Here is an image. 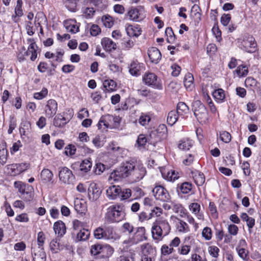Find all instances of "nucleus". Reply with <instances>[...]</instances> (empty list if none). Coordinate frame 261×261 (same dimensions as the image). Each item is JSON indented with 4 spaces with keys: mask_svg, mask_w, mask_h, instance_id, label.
<instances>
[{
    "mask_svg": "<svg viewBox=\"0 0 261 261\" xmlns=\"http://www.w3.org/2000/svg\"><path fill=\"white\" fill-rule=\"evenodd\" d=\"M171 227L168 221L164 218H159L152 224L151 235L157 242L162 240L170 232Z\"/></svg>",
    "mask_w": 261,
    "mask_h": 261,
    "instance_id": "f257e3e1",
    "label": "nucleus"
},
{
    "mask_svg": "<svg viewBox=\"0 0 261 261\" xmlns=\"http://www.w3.org/2000/svg\"><path fill=\"white\" fill-rule=\"evenodd\" d=\"M125 217L124 205L121 203L110 205L105 215V221L110 224L118 223L124 220Z\"/></svg>",
    "mask_w": 261,
    "mask_h": 261,
    "instance_id": "f03ea898",
    "label": "nucleus"
},
{
    "mask_svg": "<svg viewBox=\"0 0 261 261\" xmlns=\"http://www.w3.org/2000/svg\"><path fill=\"white\" fill-rule=\"evenodd\" d=\"M192 110L198 122L205 124L208 121V114L207 109L200 100H195L192 103Z\"/></svg>",
    "mask_w": 261,
    "mask_h": 261,
    "instance_id": "7ed1b4c3",
    "label": "nucleus"
},
{
    "mask_svg": "<svg viewBox=\"0 0 261 261\" xmlns=\"http://www.w3.org/2000/svg\"><path fill=\"white\" fill-rule=\"evenodd\" d=\"M94 236L96 239L117 240L120 236L117 233L112 227L102 228L98 227L94 231Z\"/></svg>",
    "mask_w": 261,
    "mask_h": 261,
    "instance_id": "20e7f679",
    "label": "nucleus"
},
{
    "mask_svg": "<svg viewBox=\"0 0 261 261\" xmlns=\"http://www.w3.org/2000/svg\"><path fill=\"white\" fill-rule=\"evenodd\" d=\"M120 121V117L108 114L100 117L97 125L100 129L116 128L119 126Z\"/></svg>",
    "mask_w": 261,
    "mask_h": 261,
    "instance_id": "39448f33",
    "label": "nucleus"
},
{
    "mask_svg": "<svg viewBox=\"0 0 261 261\" xmlns=\"http://www.w3.org/2000/svg\"><path fill=\"white\" fill-rule=\"evenodd\" d=\"M238 42L239 48L246 52L252 53L256 50L257 43L252 35H245L238 39Z\"/></svg>",
    "mask_w": 261,
    "mask_h": 261,
    "instance_id": "423d86ee",
    "label": "nucleus"
},
{
    "mask_svg": "<svg viewBox=\"0 0 261 261\" xmlns=\"http://www.w3.org/2000/svg\"><path fill=\"white\" fill-rule=\"evenodd\" d=\"M134 232L132 236H129L127 240L123 241V243L124 244H127L128 246H130L134 245H136L147 239L145 227H137Z\"/></svg>",
    "mask_w": 261,
    "mask_h": 261,
    "instance_id": "0eeeda50",
    "label": "nucleus"
},
{
    "mask_svg": "<svg viewBox=\"0 0 261 261\" xmlns=\"http://www.w3.org/2000/svg\"><path fill=\"white\" fill-rule=\"evenodd\" d=\"M143 80L146 85L153 88L161 90L163 88L160 79L153 73H146Z\"/></svg>",
    "mask_w": 261,
    "mask_h": 261,
    "instance_id": "6e6552de",
    "label": "nucleus"
},
{
    "mask_svg": "<svg viewBox=\"0 0 261 261\" xmlns=\"http://www.w3.org/2000/svg\"><path fill=\"white\" fill-rule=\"evenodd\" d=\"M152 192L156 200L167 202L170 199V196L168 191L162 186H155Z\"/></svg>",
    "mask_w": 261,
    "mask_h": 261,
    "instance_id": "1a4fd4ad",
    "label": "nucleus"
},
{
    "mask_svg": "<svg viewBox=\"0 0 261 261\" xmlns=\"http://www.w3.org/2000/svg\"><path fill=\"white\" fill-rule=\"evenodd\" d=\"M58 110V103L53 99H49L44 107V114L48 118H52Z\"/></svg>",
    "mask_w": 261,
    "mask_h": 261,
    "instance_id": "9d476101",
    "label": "nucleus"
},
{
    "mask_svg": "<svg viewBox=\"0 0 261 261\" xmlns=\"http://www.w3.org/2000/svg\"><path fill=\"white\" fill-rule=\"evenodd\" d=\"M59 177L64 184H69L71 182L73 175L71 170L66 167H63L59 168Z\"/></svg>",
    "mask_w": 261,
    "mask_h": 261,
    "instance_id": "9b49d317",
    "label": "nucleus"
},
{
    "mask_svg": "<svg viewBox=\"0 0 261 261\" xmlns=\"http://www.w3.org/2000/svg\"><path fill=\"white\" fill-rule=\"evenodd\" d=\"M91 253L93 255L104 253L107 251L108 254H112L113 253V248L109 245H101L100 244H95L91 247Z\"/></svg>",
    "mask_w": 261,
    "mask_h": 261,
    "instance_id": "f8f14e48",
    "label": "nucleus"
},
{
    "mask_svg": "<svg viewBox=\"0 0 261 261\" xmlns=\"http://www.w3.org/2000/svg\"><path fill=\"white\" fill-rule=\"evenodd\" d=\"M146 174L145 168L141 165L136 166L132 170L130 178L133 181L137 182L142 179Z\"/></svg>",
    "mask_w": 261,
    "mask_h": 261,
    "instance_id": "ddd939ff",
    "label": "nucleus"
},
{
    "mask_svg": "<svg viewBox=\"0 0 261 261\" xmlns=\"http://www.w3.org/2000/svg\"><path fill=\"white\" fill-rule=\"evenodd\" d=\"M30 167L29 163H22L20 164H13L8 166V169L12 171V173L20 174L27 170Z\"/></svg>",
    "mask_w": 261,
    "mask_h": 261,
    "instance_id": "4468645a",
    "label": "nucleus"
},
{
    "mask_svg": "<svg viewBox=\"0 0 261 261\" xmlns=\"http://www.w3.org/2000/svg\"><path fill=\"white\" fill-rule=\"evenodd\" d=\"M121 192V188L118 186H111L106 190L107 197L111 200H115L118 197Z\"/></svg>",
    "mask_w": 261,
    "mask_h": 261,
    "instance_id": "2eb2a0df",
    "label": "nucleus"
},
{
    "mask_svg": "<svg viewBox=\"0 0 261 261\" xmlns=\"http://www.w3.org/2000/svg\"><path fill=\"white\" fill-rule=\"evenodd\" d=\"M28 41L30 42V44L29 45L28 50L25 51V49L24 47H22V51L24 52L26 55H29L30 54H31V56L30 59L34 61L36 60L37 57V45L35 42L34 41V40L32 39H29L28 40Z\"/></svg>",
    "mask_w": 261,
    "mask_h": 261,
    "instance_id": "dca6fc26",
    "label": "nucleus"
},
{
    "mask_svg": "<svg viewBox=\"0 0 261 261\" xmlns=\"http://www.w3.org/2000/svg\"><path fill=\"white\" fill-rule=\"evenodd\" d=\"M134 168V163L133 162L123 163L119 168L121 176L125 178L131 175L132 170Z\"/></svg>",
    "mask_w": 261,
    "mask_h": 261,
    "instance_id": "f3484780",
    "label": "nucleus"
},
{
    "mask_svg": "<svg viewBox=\"0 0 261 261\" xmlns=\"http://www.w3.org/2000/svg\"><path fill=\"white\" fill-rule=\"evenodd\" d=\"M161 172L162 177L169 181H174L179 177L177 175V173H176L174 170L172 169L164 168L161 169Z\"/></svg>",
    "mask_w": 261,
    "mask_h": 261,
    "instance_id": "a211bd4d",
    "label": "nucleus"
},
{
    "mask_svg": "<svg viewBox=\"0 0 261 261\" xmlns=\"http://www.w3.org/2000/svg\"><path fill=\"white\" fill-rule=\"evenodd\" d=\"M141 255L145 256H150L151 257L154 258L155 253L156 250L154 247H153L149 243H144L141 246Z\"/></svg>",
    "mask_w": 261,
    "mask_h": 261,
    "instance_id": "6ab92c4d",
    "label": "nucleus"
},
{
    "mask_svg": "<svg viewBox=\"0 0 261 261\" xmlns=\"http://www.w3.org/2000/svg\"><path fill=\"white\" fill-rule=\"evenodd\" d=\"M148 55L152 63L157 64L161 59V54L156 47H151L148 50Z\"/></svg>",
    "mask_w": 261,
    "mask_h": 261,
    "instance_id": "aec40b11",
    "label": "nucleus"
},
{
    "mask_svg": "<svg viewBox=\"0 0 261 261\" xmlns=\"http://www.w3.org/2000/svg\"><path fill=\"white\" fill-rule=\"evenodd\" d=\"M144 67L143 63H140L137 61H133L130 65L129 71L132 75L138 76L141 74V71Z\"/></svg>",
    "mask_w": 261,
    "mask_h": 261,
    "instance_id": "412c9836",
    "label": "nucleus"
},
{
    "mask_svg": "<svg viewBox=\"0 0 261 261\" xmlns=\"http://www.w3.org/2000/svg\"><path fill=\"white\" fill-rule=\"evenodd\" d=\"M101 44L103 48L107 51H112L116 49V44L110 38L105 37L102 39Z\"/></svg>",
    "mask_w": 261,
    "mask_h": 261,
    "instance_id": "4be33fe9",
    "label": "nucleus"
},
{
    "mask_svg": "<svg viewBox=\"0 0 261 261\" xmlns=\"http://www.w3.org/2000/svg\"><path fill=\"white\" fill-rule=\"evenodd\" d=\"M64 25L67 31L71 33L75 34L79 31V27L76 24L75 20L69 19L64 21Z\"/></svg>",
    "mask_w": 261,
    "mask_h": 261,
    "instance_id": "5701e85b",
    "label": "nucleus"
},
{
    "mask_svg": "<svg viewBox=\"0 0 261 261\" xmlns=\"http://www.w3.org/2000/svg\"><path fill=\"white\" fill-rule=\"evenodd\" d=\"M194 142L188 138L181 139L178 143V148L180 150H189L194 145Z\"/></svg>",
    "mask_w": 261,
    "mask_h": 261,
    "instance_id": "b1692460",
    "label": "nucleus"
},
{
    "mask_svg": "<svg viewBox=\"0 0 261 261\" xmlns=\"http://www.w3.org/2000/svg\"><path fill=\"white\" fill-rule=\"evenodd\" d=\"M100 193L101 192L99 190L96 184H90L88 190V194L90 199H96L100 196Z\"/></svg>",
    "mask_w": 261,
    "mask_h": 261,
    "instance_id": "393cba45",
    "label": "nucleus"
},
{
    "mask_svg": "<svg viewBox=\"0 0 261 261\" xmlns=\"http://www.w3.org/2000/svg\"><path fill=\"white\" fill-rule=\"evenodd\" d=\"M189 209L191 212L194 214L198 219L200 220H204V216L200 212V205L197 203H192L189 205Z\"/></svg>",
    "mask_w": 261,
    "mask_h": 261,
    "instance_id": "a878e982",
    "label": "nucleus"
},
{
    "mask_svg": "<svg viewBox=\"0 0 261 261\" xmlns=\"http://www.w3.org/2000/svg\"><path fill=\"white\" fill-rule=\"evenodd\" d=\"M127 34L129 37H138L141 35V28L138 25H128L126 28Z\"/></svg>",
    "mask_w": 261,
    "mask_h": 261,
    "instance_id": "bb28decb",
    "label": "nucleus"
},
{
    "mask_svg": "<svg viewBox=\"0 0 261 261\" xmlns=\"http://www.w3.org/2000/svg\"><path fill=\"white\" fill-rule=\"evenodd\" d=\"M74 209L78 213L82 214L87 208L86 201L83 199L76 198L74 201Z\"/></svg>",
    "mask_w": 261,
    "mask_h": 261,
    "instance_id": "cd10ccee",
    "label": "nucleus"
},
{
    "mask_svg": "<svg viewBox=\"0 0 261 261\" xmlns=\"http://www.w3.org/2000/svg\"><path fill=\"white\" fill-rule=\"evenodd\" d=\"M54 230L56 234L63 236L66 232L65 225L62 221H58L54 224Z\"/></svg>",
    "mask_w": 261,
    "mask_h": 261,
    "instance_id": "c85d7f7f",
    "label": "nucleus"
},
{
    "mask_svg": "<svg viewBox=\"0 0 261 261\" xmlns=\"http://www.w3.org/2000/svg\"><path fill=\"white\" fill-rule=\"evenodd\" d=\"M192 175L195 184L198 186H202L204 183L205 177L202 172L196 170L192 172Z\"/></svg>",
    "mask_w": 261,
    "mask_h": 261,
    "instance_id": "c756f323",
    "label": "nucleus"
},
{
    "mask_svg": "<svg viewBox=\"0 0 261 261\" xmlns=\"http://www.w3.org/2000/svg\"><path fill=\"white\" fill-rule=\"evenodd\" d=\"M74 234L76 236V241H82L88 239L90 232L88 229L83 228L82 229H80V231L76 232Z\"/></svg>",
    "mask_w": 261,
    "mask_h": 261,
    "instance_id": "7c9ffc66",
    "label": "nucleus"
},
{
    "mask_svg": "<svg viewBox=\"0 0 261 261\" xmlns=\"http://www.w3.org/2000/svg\"><path fill=\"white\" fill-rule=\"evenodd\" d=\"M92 163L90 159H85L82 161L80 165V171L82 173L89 172L92 168Z\"/></svg>",
    "mask_w": 261,
    "mask_h": 261,
    "instance_id": "2f4dec72",
    "label": "nucleus"
},
{
    "mask_svg": "<svg viewBox=\"0 0 261 261\" xmlns=\"http://www.w3.org/2000/svg\"><path fill=\"white\" fill-rule=\"evenodd\" d=\"M177 221L176 224V227L177 231L181 233H187L190 231V228L188 224L185 221L176 218Z\"/></svg>",
    "mask_w": 261,
    "mask_h": 261,
    "instance_id": "473e14b6",
    "label": "nucleus"
},
{
    "mask_svg": "<svg viewBox=\"0 0 261 261\" xmlns=\"http://www.w3.org/2000/svg\"><path fill=\"white\" fill-rule=\"evenodd\" d=\"M22 4L23 3L22 0L17 1L16 6L15 7V14L12 16V19L14 22H17V20H16V17H20L23 14L22 9Z\"/></svg>",
    "mask_w": 261,
    "mask_h": 261,
    "instance_id": "72a5a7b5",
    "label": "nucleus"
},
{
    "mask_svg": "<svg viewBox=\"0 0 261 261\" xmlns=\"http://www.w3.org/2000/svg\"><path fill=\"white\" fill-rule=\"evenodd\" d=\"M69 121L61 114L57 115L54 119L53 124L58 127H63Z\"/></svg>",
    "mask_w": 261,
    "mask_h": 261,
    "instance_id": "f704fd0d",
    "label": "nucleus"
},
{
    "mask_svg": "<svg viewBox=\"0 0 261 261\" xmlns=\"http://www.w3.org/2000/svg\"><path fill=\"white\" fill-rule=\"evenodd\" d=\"M213 96L217 102L222 103L225 98V91L222 89H216L213 92Z\"/></svg>",
    "mask_w": 261,
    "mask_h": 261,
    "instance_id": "c9c22d12",
    "label": "nucleus"
},
{
    "mask_svg": "<svg viewBox=\"0 0 261 261\" xmlns=\"http://www.w3.org/2000/svg\"><path fill=\"white\" fill-rule=\"evenodd\" d=\"M53 177L52 172L48 169H43L41 172L40 178L44 183L50 181Z\"/></svg>",
    "mask_w": 261,
    "mask_h": 261,
    "instance_id": "e433bc0d",
    "label": "nucleus"
},
{
    "mask_svg": "<svg viewBox=\"0 0 261 261\" xmlns=\"http://www.w3.org/2000/svg\"><path fill=\"white\" fill-rule=\"evenodd\" d=\"M103 86L105 90L108 92H113L116 90V83L112 80H105Z\"/></svg>",
    "mask_w": 261,
    "mask_h": 261,
    "instance_id": "4c0bfd02",
    "label": "nucleus"
},
{
    "mask_svg": "<svg viewBox=\"0 0 261 261\" xmlns=\"http://www.w3.org/2000/svg\"><path fill=\"white\" fill-rule=\"evenodd\" d=\"M176 111L179 115L184 116L189 113V108L185 102H179L177 103Z\"/></svg>",
    "mask_w": 261,
    "mask_h": 261,
    "instance_id": "58836bf2",
    "label": "nucleus"
},
{
    "mask_svg": "<svg viewBox=\"0 0 261 261\" xmlns=\"http://www.w3.org/2000/svg\"><path fill=\"white\" fill-rule=\"evenodd\" d=\"M8 153L6 147V144L4 143L0 145V163L4 165L7 160Z\"/></svg>",
    "mask_w": 261,
    "mask_h": 261,
    "instance_id": "ea45409f",
    "label": "nucleus"
},
{
    "mask_svg": "<svg viewBox=\"0 0 261 261\" xmlns=\"http://www.w3.org/2000/svg\"><path fill=\"white\" fill-rule=\"evenodd\" d=\"M135 229L133 225L129 222H125L121 227V231L123 233L128 234L129 236H130V234L134 232Z\"/></svg>",
    "mask_w": 261,
    "mask_h": 261,
    "instance_id": "a19ab883",
    "label": "nucleus"
},
{
    "mask_svg": "<svg viewBox=\"0 0 261 261\" xmlns=\"http://www.w3.org/2000/svg\"><path fill=\"white\" fill-rule=\"evenodd\" d=\"M235 72L239 77H245L248 74V67L245 65L238 66Z\"/></svg>",
    "mask_w": 261,
    "mask_h": 261,
    "instance_id": "79ce46f5",
    "label": "nucleus"
},
{
    "mask_svg": "<svg viewBox=\"0 0 261 261\" xmlns=\"http://www.w3.org/2000/svg\"><path fill=\"white\" fill-rule=\"evenodd\" d=\"M158 136L162 139H165L167 137V127L165 124H160L156 129Z\"/></svg>",
    "mask_w": 261,
    "mask_h": 261,
    "instance_id": "37998d69",
    "label": "nucleus"
},
{
    "mask_svg": "<svg viewBox=\"0 0 261 261\" xmlns=\"http://www.w3.org/2000/svg\"><path fill=\"white\" fill-rule=\"evenodd\" d=\"M179 116L176 111H170L168 115L167 121L170 125H173L178 120V117Z\"/></svg>",
    "mask_w": 261,
    "mask_h": 261,
    "instance_id": "c03bdc74",
    "label": "nucleus"
},
{
    "mask_svg": "<svg viewBox=\"0 0 261 261\" xmlns=\"http://www.w3.org/2000/svg\"><path fill=\"white\" fill-rule=\"evenodd\" d=\"M194 77L192 74L188 73L184 79V85L187 89L191 90L193 87Z\"/></svg>",
    "mask_w": 261,
    "mask_h": 261,
    "instance_id": "a18cd8bd",
    "label": "nucleus"
},
{
    "mask_svg": "<svg viewBox=\"0 0 261 261\" xmlns=\"http://www.w3.org/2000/svg\"><path fill=\"white\" fill-rule=\"evenodd\" d=\"M33 188L28 186L27 191L24 194L20 195V197L26 201H30L34 198V192Z\"/></svg>",
    "mask_w": 261,
    "mask_h": 261,
    "instance_id": "49530a36",
    "label": "nucleus"
},
{
    "mask_svg": "<svg viewBox=\"0 0 261 261\" xmlns=\"http://www.w3.org/2000/svg\"><path fill=\"white\" fill-rule=\"evenodd\" d=\"M139 12L138 10L135 8H131L128 12V15L129 19L136 21H139Z\"/></svg>",
    "mask_w": 261,
    "mask_h": 261,
    "instance_id": "de8ad7c7",
    "label": "nucleus"
},
{
    "mask_svg": "<svg viewBox=\"0 0 261 261\" xmlns=\"http://www.w3.org/2000/svg\"><path fill=\"white\" fill-rule=\"evenodd\" d=\"M151 120L150 116L146 113H141L138 120L139 123L142 126H146Z\"/></svg>",
    "mask_w": 261,
    "mask_h": 261,
    "instance_id": "09e8293b",
    "label": "nucleus"
},
{
    "mask_svg": "<svg viewBox=\"0 0 261 261\" xmlns=\"http://www.w3.org/2000/svg\"><path fill=\"white\" fill-rule=\"evenodd\" d=\"M172 210L174 213H179V215L181 217H184L186 215V210L180 204H174Z\"/></svg>",
    "mask_w": 261,
    "mask_h": 261,
    "instance_id": "8fccbe9b",
    "label": "nucleus"
},
{
    "mask_svg": "<svg viewBox=\"0 0 261 261\" xmlns=\"http://www.w3.org/2000/svg\"><path fill=\"white\" fill-rule=\"evenodd\" d=\"M195 244V239L193 234H189L185 237L183 240V244L189 246L191 248Z\"/></svg>",
    "mask_w": 261,
    "mask_h": 261,
    "instance_id": "3c124183",
    "label": "nucleus"
},
{
    "mask_svg": "<svg viewBox=\"0 0 261 261\" xmlns=\"http://www.w3.org/2000/svg\"><path fill=\"white\" fill-rule=\"evenodd\" d=\"M101 21L103 25L106 28H110L114 24L113 18L109 15H105L102 16Z\"/></svg>",
    "mask_w": 261,
    "mask_h": 261,
    "instance_id": "603ef678",
    "label": "nucleus"
},
{
    "mask_svg": "<svg viewBox=\"0 0 261 261\" xmlns=\"http://www.w3.org/2000/svg\"><path fill=\"white\" fill-rule=\"evenodd\" d=\"M201 234L205 240L210 241L212 239L213 236L212 229L209 227H204L202 230Z\"/></svg>",
    "mask_w": 261,
    "mask_h": 261,
    "instance_id": "864d4df0",
    "label": "nucleus"
},
{
    "mask_svg": "<svg viewBox=\"0 0 261 261\" xmlns=\"http://www.w3.org/2000/svg\"><path fill=\"white\" fill-rule=\"evenodd\" d=\"M208 252L212 257L217 258L219 256L220 249L218 247L212 245L208 247Z\"/></svg>",
    "mask_w": 261,
    "mask_h": 261,
    "instance_id": "5fc2aeb1",
    "label": "nucleus"
},
{
    "mask_svg": "<svg viewBox=\"0 0 261 261\" xmlns=\"http://www.w3.org/2000/svg\"><path fill=\"white\" fill-rule=\"evenodd\" d=\"M236 249L240 257L244 260L247 259L249 253L247 250L240 246H237Z\"/></svg>",
    "mask_w": 261,
    "mask_h": 261,
    "instance_id": "6e6d98bb",
    "label": "nucleus"
},
{
    "mask_svg": "<svg viewBox=\"0 0 261 261\" xmlns=\"http://www.w3.org/2000/svg\"><path fill=\"white\" fill-rule=\"evenodd\" d=\"M95 13V11L93 8L87 7L83 10V15L86 19L92 18Z\"/></svg>",
    "mask_w": 261,
    "mask_h": 261,
    "instance_id": "4d7b16f0",
    "label": "nucleus"
},
{
    "mask_svg": "<svg viewBox=\"0 0 261 261\" xmlns=\"http://www.w3.org/2000/svg\"><path fill=\"white\" fill-rule=\"evenodd\" d=\"M28 185L23 184L20 181H15L14 182V186L18 189L19 192L21 195L24 194L27 191V187Z\"/></svg>",
    "mask_w": 261,
    "mask_h": 261,
    "instance_id": "13d9d810",
    "label": "nucleus"
},
{
    "mask_svg": "<svg viewBox=\"0 0 261 261\" xmlns=\"http://www.w3.org/2000/svg\"><path fill=\"white\" fill-rule=\"evenodd\" d=\"M72 228L73 229V234H75L77 232L82 229L83 228V223L78 220H74L72 221Z\"/></svg>",
    "mask_w": 261,
    "mask_h": 261,
    "instance_id": "bf43d9fd",
    "label": "nucleus"
},
{
    "mask_svg": "<svg viewBox=\"0 0 261 261\" xmlns=\"http://www.w3.org/2000/svg\"><path fill=\"white\" fill-rule=\"evenodd\" d=\"M220 138L223 142L228 143L231 140L230 134L226 131H222L220 133Z\"/></svg>",
    "mask_w": 261,
    "mask_h": 261,
    "instance_id": "052dcab7",
    "label": "nucleus"
},
{
    "mask_svg": "<svg viewBox=\"0 0 261 261\" xmlns=\"http://www.w3.org/2000/svg\"><path fill=\"white\" fill-rule=\"evenodd\" d=\"M47 93V89L45 88H43L40 92H36L34 94V97L38 100L42 99L46 96Z\"/></svg>",
    "mask_w": 261,
    "mask_h": 261,
    "instance_id": "680f3d73",
    "label": "nucleus"
},
{
    "mask_svg": "<svg viewBox=\"0 0 261 261\" xmlns=\"http://www.w3.org/2000/svg\"><path fill=\"white\" fill-rule=\"evenodd\" d=\"M122 178L123 177L121 175L120 169L118 168L110 174L109 179H113L116 181L119 180Z\"/></svg>",
    "mask_w": 261,
    "mask_h": 261,
    "instance_id": "e2e57ef3",
    "label": "nucleus"
},
{
    "mask_svg": "<svg viewBox=\"0 0 261 261\" xmlns=\"http://www.w3.org/2000/svg\"><path fill=\"white\" fill-rule=\"evenodd\" d=\"M180 190L183 194H188L192 190V185L189 182H184L180 185Z\"/></svg>",
    "mask_w": 261,
    "mask_h": 261,
    "instance_id": "0e129e2a",
    "label": "nucleus"
},
{
    "mask_svg": "<svg viewBox=\"0 0 261 261\" xmlns=\"http://www.w3.org/2000/svg\"><path fill=\"white\" fill-rule=\"evenodd\" d=\"M132 195V191L129 189H121L120 198L121 200L129 198Z\"/></svg>",
    "mask_w": 261,
    "mask_h": 261,
    "instance_id": "69168bd1",
    "label": "nucleus"
},
{
    "mask_svg": "<svg viewBox=\"0 0 261 261\" xmlns=\"http://www.w3.org/2000/svg\"><path fill=\"white\" fill-rule=\"evenodd\" d=\"M135 255V254L133 253L121 255L118 258L117 261H134Z\"/></svg>",
    "mask_w": 261,
    "mask_h": 261,
    "instance_id": "338daca9",
    "label": "nucleus"
},
{
    "mask_svg": "<svg viewBox=\"0 0 261 261\" xmlns=\"http://www.w3.org/2000/svg\"><path fill=\"white\" fill-rule=\"evenodd\" d=\"M76 148L74 145L69 144L65 148L64 153L67 155L72 156L75 153Z\"/></svg>",
    "mask_w": 261,
    "mask_h": 261,
    "instance_id": "774afa93",
    "label": "nucleus"
}]
</instances>
